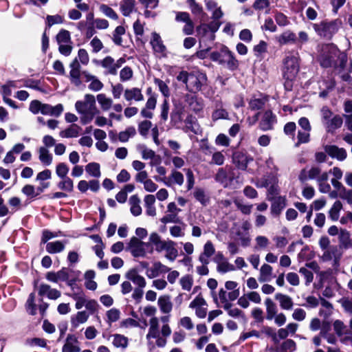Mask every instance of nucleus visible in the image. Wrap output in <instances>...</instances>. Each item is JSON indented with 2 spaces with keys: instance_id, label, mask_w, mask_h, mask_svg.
<instances>
[{
  "instance_id": "29",
  "label": "nucleus",
  "mask_w": 352,
  "mask_h": 352,
  "mask_svg": "<svg viewBox=\"0 0 352 352\" xmlns=\"http://www.w3.org/2000/svg\"><path fill=\"white\" fill-rule=\"evenodd\" d=\"M342 123L343 120L342 117L339 115H335L324 122L323 126L325 127L327 132L333 133L336 129L341 127Z\"/></svg>"
},
{
  "instance_id": "12",
  "label": "nucleus",
  "mask_w": 352,
  "mask_h": 352,
  "mask_svg": "<svg viewBox=\"0 0 352 352\" xmlns=\"http://www.w3.org/2000/svg\"><path fill=\"white\" fill-rule=\"evenodd\" d=\"M253 161V157L247 153L236 151L232 155V162L236 167L242 170H246L248 165Z\"/></svg>"
},
{
  "instance_id": "32",
  "label": "nucleus",
  "mask_w": 352,
  "mask_h": 352,
  "mask_svg": "<svg viewBox=\"0 0 352 352\" xmlns=\"http://www.w3.org/2000/svg\"><path fill=\"white\" fill-rule=\"evenodd\" d=\"M89 318V314L85 311H78L71 317V326L73 329H77L80 324L85 323Z\"/></svg>"
},
{
  "instance_id": "17",
  "label": "nucleus",
  "mask_w": 352,
  "mask_h": 352,
  "mask_svg": "<svg viewBox=\"0 0 352 352\" xmlns=\"http://www.w3.org/2000/svg\"><path fill=\"white\" fill-rule=\"evenodd\" d=\"M324 151L332 158L338 161H344L347 157L346 151L344 148H340L336 145H326Z\"/></svg>"
},
{
  "instance_id": "59",
  "label": "nucleus",
  "mask_w": 352,
  "mask_h": 352,
  "mask_svg": "<svg viewBox=\"0 0 352 352\" xmlns=\"http://www.w3.org/2000/svg\"><path fill=\"white\" fill-rule=\"evenodd\" d=\"M43 192V188H38L35 190L34 187L31 185H26L23 187V194L26 195L30 199L36 197Z\"/></svg>"
},
{
  "instance_id": "9",
  "label": "nucleus",
  "mask_w": 352,
  "mask_h": 352,
  "mask_svg": "<svg viewBox=\"0 0 352 352\" xmlns=\"http://www.w3.org/2000/svg\"><path fill=\"white\" fill-rule=\"evenodd\" d=\"M333 326L336 335L340 338L342 342L352 344V332L348 329L342 321L336 320L333 322Z\"/></svg>"
},
{
  "instance_id": "8",
  "label": "nucleus",
  "mask_w": 352,
  "mask_h": 352,
  "mask_svg": "<svg viewBox=\"0 0 352 352\" xmlns=\"http://www.w3.org/2000/svg\"><path fill=\"white\" fill-rule=\"evenodd\" d=\"M236 178L233 168L229 166L219 168L214 176L215 181L224 188L230 186Z\"/></svg>"
},
{
  "instance_id": "20",
  "label": "nucleus",
  "mask_w": 352,
  "mask_h": 352,
  "mask_svg": "<svg viewBox=\"0 0 352 352\" xmlns=\"http://www.w3.org/2000/svg\"><path fill=\"white\" fill-rule=\"evenodd\" d=\"M157 305L162 314H169L173 308L170 296L168 294L160 296L157 300Z\"/></svg>"
},
{
  "instance_id": "56",
  "label": "nucleus",
  "mask_w": 352,
  "mask_h": 352,
  "mask_svg": "<svg viewBox=\"0 0 352 352\" xmlns=\"http://www.w3.org/2000/svg\"><path fill=\"white\" fill-rule=\"evenodd\" d=\"M99 10L106 16L111 19L117 20L118 19V14L111 7L106 4H101L99 7Z\"/></svg>"
},
{
  "instance_id": "55",
  "label": "nucleus",
  "mask_w": 352,
  "mask_h": 352,
  "mask_svg": "<svg viewBox=\"0 0 352 352\" xmlns=\"http://www.w3.org/2000/svg\"><path fill=\"white\" fill-rule=\"evenodd\" d=\"M339 241L344 248H348L351 245L350 233L346 230L341 229L339 233Z\"/></svg>"
},
{
  "instance_id": "45",
  "label": "nucleus",
  "mask_w": 352,
  "mask_h": 352,
  "mask_svg": "<svg viewBox=\"0 0 352 352\" xmlns=\"http://www.w3.org/2000/svg\"><path fill=\"white\" fill-rule=\"evenodd\" d=\"M193 196L196 200L200 202L203 206H206L209 203L210 198L206 195L205 190L201 188H195L193 192Z\"/></svg>"
},
{
  "instance_id": "26",
  "label": "nucleus",
  "mask_w": 352,
  "mask_h": 352,
  "mask_svg": "<svg viewBox=\"0 0 352 352\" xmlns=\"http://www.w3.org/2000/svg\"><path fill=\"white\" fill-rule=\"evenodd\" d=\"M45 278L47 280L53 283H58L60 280L65 281L69 278L68 270L66 268H63L57 272H48Z\"/></svg>"
},
{
  "instance_id": "10",
  "label": "nucleus",
  "mask_w": 352,
  "mask_h": 352,
  "mask_svg": "<svg viewBox=\"0 0 352 352\" xmlns=\"http://www.w3.org/2000/svg\"><path fill=\"white\" fill-rule=\"evenodd\" d=\"M150 44L152 46L154 54L157 57L163 58L166 56V47L163 43V41L158 33L154 32L151 34Z\"/></svg>"
},
{
  "instance_id": "15",
  "label": "nucleus",
  "mask_w": 352,
  "mask_h": 352,
  "mask_svg": "<svg viewBox=\"0 0 352 352\" xmlns=\"http://www.w3.org/2000/svg\"><path fill=\"white\" fill-rule=\"evenodd\" d=\"M154 178L157 182H163L167 186H170L173 184L182 186L184 181L183 174L177 170H173L167 179L160 178L157 176H155Z\"/></svg>"
},
{
  "instance_id": "4",
  "label": "nucleus",
  "mask_w": 352,
  "mask_h": 352,
  "mask_svg": "<svg viewBox=\"0 0 352 352\" xmlns=\"http://www.w3.org/2000/svg\"><path fill=\"white\" fill-rule=\"evenodd\" d=\"M149 242L155 247L157 252H166L165 257L174 261L178 256V250L176 248V243L171 240H162L157 232H152L149 235Z\"/></svg>"
},
{
  "instance_id": "16",
  "label": "nucleus",
  "mask_w": 352,
  "mask_h": 352,
  "mask_svg": "<svg viewBox=\"0 0 352 352\" xmlns=\"http://www.w3.org/2000/svg\"><path fill=\"white\" fill-rule=\"evenodd\" d=\"M197 36L199 38L200 44L206 42H212L215 38V34L210 30L208 24H201L197 28Z\"/></svg>"
},
{
  "instance_id": "18",
  "label": "nucleus",
  "mask_w": 352,
  "mask_h": 352,
  "mask_svg": "<svg viewBox=\"0 0 352 352\" xmlns=\"http://www.w3.org/2000/svg\"><path fill=\"white\" fill-rule=\"evenodd\" d=\"M38 294L40 296H47L50 300H56L61 296L60 291L52 288L50 285L45 283H41L39 285Z\"/></svg>"
},
{
  "instance_id": "64",
  "label": "nucleus",
  "mask_w": 352,
  "mask_h": 352,
  "mask_svg": "<svg viewBox=\"0 0 352 352\" xmlns=\"http://www.w3.org/2000/svg\"><path fill=\"white\" fill-rule=\"evenodd\" d=\"M27 345L30 346H40L45 347L47 346V342L45 339L40 338H34L27 339L25 341Z\"/></svg>"
},
{
  "instance_id": "41",
  "label": "nucleus",
  "mask_w": 352,
  "mask_h": 352,
  "mask_svg": "<svg viewBox=\"0 0 352 352\" xmlns=\"http://www.w3.org/2000/svg\"><path fill=\"white\" fill-rule=\"evenodd\" d=\"M278 42L280 45H286L289 43H295L296 42V34L289 30H287L278 37Z\"/></svg>"
},
{
  "instance_id": "63",
  "label": "nucleus",
  "mask_w": 352,
  "mask_h": 352,
  "mask_svg": "<svg viewBox=\"0 0 352 352\" xmlns=\"http://www.w3.org/2000/svg\"><path fill=\"white\" fill-rule=\"evenodd\" d=\"M310 131L303 130L298 132L297 139L298 142L296 143V146H298L301 144L307 143L309 141Z\"/></svg>"
},
{
  "instance_id": "28",
  "label": "nucleus",
  "mask_w": 352,
  "mask_h": 352,
  "mask_svg": "<svg viewBox=\"0 0 352 352\" xmlns=\"http://www.w3.org/2000/svg\"><path fill=\"white\" fill-rule=\"evenodd\" d=\"M80 351L77 338L73 335H68L63 346L62 352H80Z\"/></svg>"
},
{
  "instance_id": "21",
  "label": "nucleus",
  "mask_w": 352,
  "mask_h": 352,
  "mask_svg": "<svg viewBox=\"0 0 352 352\" xmlns=\"http://www.w3.org/2000/svg\"><path fill=\"white\" fill-rule=\"evenodd\" d=\"M274 298L278 302L279 306L283 310L289 311L293 309L294 303L291 296L282 293H276L274 295Z\"/></svg>"
},
{
  "instance_id": "50",
  "label": "nucleus",
  "mask_w": 352,
  "mask_h": 352,
  "mask_svg": "<svg viewBox=\"0 0 352 352\" xmlns=\"http://www.w3.org/2000/svg\"><path fill=\"white\" fill-rule=\"evenodd\" d=\"M342 208V204L340 201H336L329 211V215L332 221H337L339 219L340 211Z\"/></svg>"
},
{
  "instance_id": "47",
  "label": "nucleus",
  "mask_w": 352,
  "mask_h": 352,
  "mask_svg": "<svg viewBox=\"0 0 352 352\" xmlns=\"http://www.w3.org/2000/svg\"><path fill=\"white\" fill-rule=\"evenodd\" d=\"M228 112L221 104H217L215 109L212 113V119L213 121H217L219 119H228Z\"/></svg>"
},
{
  "instance_id": "6",
  "label": "nucleus",
  "mask_w": 352,
  "mask_h": 352,
  "mask_svg": "<svg viewBox=\"0 0 352 352\" xmlns=\"http://www.w3.org/2000/svg\"><path fill=\"white\" fill-rule=\"evenodd\" d=\"M283 77L284 78L292 82L294 80L299 72V56L296 54H289L287 56L283 61Z\"/></svg>"
},
{
  "instance_id": "27",
  "label": "nucleus",
  "mask_w": 352,
  "mask_h": 352,
  "mask_svg": "<svg viewBox=\"0 0 352 352\" xmlns=\"http://www.w3.org/2000/svg\"><path fill=\"white\" fill-rule=\"evenodd\" d=\"M140 152L142 154L143 160H151L154 162H151V165L153 166L154 164H160L161 162L160 157L155 154V152L150 148H148L144 145H140L138 147Z\"/></svg>"
},
{
  "instance_id": "2",
  "label": "nucleus",
  "mask_w": 352,
  "mask_h": 352,
  "mask_svg": "<svg viewBox=\"0 0 352 352\" xmlns=\"http://www.w3.org/2000/svg\"><path fill=\"white\" fill-rule=\"evenodd\" d=\"M177 80L184 83L188 91L195 94L202 91L207 85L208 78L205 73L199 70L191 72L182 71L177 76Z\"/></svg>"
},
{
  "instance_id": "14",
  "label": "nucleus",
  "mask_w": 352,
  "mask_h": 352,
  "mask_svg": "<svg viewBox=\"0 0 352 352\" xmlns=\"http://www.w3.org/2000/svg\"><path fill=\"white\" fill-rule=\"evenodd\" d=\"M125 277L131 281L136 287L139 288H145L146 286V280L144 276L138 273L135 268L130 269L125 274Z\"/></svg>"
},
{
  "instance_id": "62",
  "label": "nucleus",
  "mask_w": 352,
  "mask_h": 352,
  "mask_svg": "<svg viewBox=\"0 0 352 352\" xmlns=\"http://www.w3.org/2000/svg\"><path fill=\"white\" fill-rule=\"evenodd\" d=\"M64 22V18L59 15H47L46 17V24L48 27H51L55 24H61Z\"/></svg>"
},
{
  "instance_id": "22",
  "label": "nucleus",
  "mask_w": 352,
  "mask_h": 352,
  "mask_svg": "<svg viewBox=\"0 0 352 352\" xmlns=\"http://www.w3.org/2000/svg\"><path fill=\"white\" fill-rule=\"evenodd\" d=\"M221 64L226 65L232 70L236 69L238 67V61L227 47H223V57L221 59Z\"/></svg>"
},
{
  "instance_id": "42",
  "label": "nucleus",
  "mask_w": 352,
  "mask_h": 352,
  "mask_svg": "<svg viewBox=\"0 0 352 352\" xmlns=\"http://www.w3.org/2000/svg\"><path fill=\"white\" fill-rule=\"evenodd\" d=\"M296 349V342L291 339H287L276 347V352H294Z\"/></svg>"
},
{
  "instance_id": "23",
  "label": "nucleus",
  "mask_w": 352,
  "mask_h": 352,
  "mask_svg": "<svg viewBox=\"0 0 352 352\" xmlns=\"http://www.w3.org/2000/svg\"><path fill=\"white\" fill-rule=\"evenodd\" d=\"M124 98L127 102L134 100L135 102H140L144 100V96L142 90L138 87L127 88L124 89Z\"/></svg>"
},
{
  "instance_id": "34",
  "label": "nucleus",
  "mask_w": 352,
  "mask_h": 352,
  "mask_svg": "<svg viewBox=\"0 0 352 352\" xmlns=\"http://www.w3.org/2000/svg\"><path fill=\"white\" fill-rule=\"evenodd\" d=\"M159 319L153 316L149 320L148 332L146 334V339L150 340L152 338H157L160 335Z\"/></svg>"
},
{
  "instance_id": "11",
  "label": "nucleus",
  "mask_w": 352,
  "mask_h": 352,
  "mask_svg": "<svg viewBox=\"0 0 352 352\" xmlns=\"http://www.w3.org/2000/svg\"><path fill=\"white\" fill-rule=\"evenodd\" d=\"M207 306L206 301L201 295H198L189 305V307L195 310V315L199 318L206 316Z\"/></svg>"
},
{
  "instance_id": "57",
  "label": "nucleus",
  "mask_w": 352,
  "mask_h": 352,
  "mask_svg": "<svg viewBox=\"0 0 352 352\" xmlns=\"http://www.w3.org/2000/svg\"><path fill=\"white\" fill-rule=\"evenodd\" d=\"M154 82L158 87L159 90L165 98H168L170 96V89L164 81L159 78H155Z\"/></svg>"
},
{
  "instance_id": "54",
  "label": "nucleus",
  "mask_w": 352,
  "mask_h": 352,
  "mask_svg": "<svg viewBox=\"0 0 352 352\" xmlns=\"http://www.w3.org/2000/svg\"><path fill=\"white\" fill-rule=\"evenodd\" d=\"M56 41L58 45L72 43L69 32L66 30H61L56 35Z\"/></svg>"
},
{
  "instance_id": "13",
  "label": "nucleus",
  "mask_w": 352,
  "mask_h": 352,
  "mask_svg": "<svg viewBox=\"0 0 352 352\" xmlns=\"http://www.w3.org/2000/svg\"><path fill=\"white\" fill-rule=\"evenodd\" d=\"M69 80L72 84L76 87H80L82 85L80 78L82 76V72L80 70V65L78 59L74 58L69 64Z\"/></svg>"
},
{
  "instance_id": "46",
  "label": "nucleus",
  "mask_w": 352,
  "mask_h": 352,
  "mask_svg": "<svg viewBox=\"0 0 352 352\" xmlns=\"http://www.w3.org/2000/svg\"><path fill=\"white\" fill-rule=\"evenodd\" d=\"M25 308L28 314L32 316L36 314L38 307L35 302V294L34 293L30 294L26 302Z\"/></svg>"
},
{
  "instance_id": "3",
  "label": "nucleus",
  "mask_w": 352,
  "mask_h": 352,
  "mask_svg": "<svg viewBox=\"0 0 352 352\" xmlns=\"http://www.w3.org/2000/svg\"><path fill=\"white\" fill-rule=\"evenodd\" d=\"M77 112L80 114V122L87 124L99 113L96 105L95 97L91 94H86L84 100H78L75 104Z\"/></svg>"
},
{
  "instance_id": "25",
  "label": "nucleus",
  "mask_w": 352,
  "mask_h": 352,
  "mask_svg": "<svg viewBox=\"0 0 352 352\" xmlns=\"http://www.w3.org/2000/svg\"><path fill=\"white\" fill-rule=\"evenodd\" d=\"M273 278V267L268 263H263L259 269L258 281L267 283L271 281Z\"/></svg>"
},
{
  "instance_id": "38",
  "label": "nucleus",
  "mask_w": 352,
  "mask_h": 352,
  "mask_svg": "<svg viewBox=\"0 0 352 352\" xmlns=\"http://www.w3.org/2000/svg\"><path fill=\"white\" fill-rule=\"evenodd\" d=\"M81 128L77 124H73L70 125L67 129L61 131L59 133L60 136L62 138H76L78 136Z\"/></svg>"
},
{
  "instance_id": "35",
  "label": "nucleus",
  "mask_w": 352,
  "mask_h": 352,
  "mask_svg": "<svg viewBox=\"0 0 352 352\" xmlns=\"http://www.w3.org/2000/svg\"><path fill=\"white\" fill-rule=\"evenodd\" d=\"M140 199L137 195H133L129 198L130 211L133 216L138 217L142 214Z\"/></svg>"
},
{
  "instance_id": "44",
  "label": "nucleus",
  "mask_w": 352,
  "mask_h": 352,
  "mask_svg": "<svg viewBox=\"0 0 352 352\" xmlns=\"http://www.w3.org/2000/svg\"><path fill=\"white\" fill-rule=\"evenodd\" d=\"M96 98L98 104L100 106V108L102 109V110L104 111H107L109 109H110V108L113 105L112 99L107 97L106 95L104 94H100L97 95Z\"/></svg>"
},
{
  "instance_id": "61",
  "label": "nucleus",
  "mask_w": 352,
  "mask_h": 352,
  "mask_svg": "<svg viewBox=\"0 0 352 352\" xmlns=\"http://www.w3.org/2000/svg\"><path fill=\"white\" fill-rule=\"evenodd\" d=\"M69 166L65 162H60L56 166V174L59 178L67 177Z\"/></svg>"
},
{
  "instance_id": "30",
  "label": "nucleus",
  "mask_w": 352,
  "mask_h": 352,
  "mask_svg": "<svg viewBox=\"0 0 352 352\" xmlns=\"http://www.w3.org/2000/svg\"><path fill=\"white\" fill-rule=\"evenodd\" d=\"M120 10L124 16H129L137 11L135 0H122L120 3Z\"/></svg>"
},
{
  "instance_id": "60",
  "label": "nucleus",
  "mask_w": 352,
  "mask_h": 352,
  "mask_svg": "<svg viewBox=\"0 0 352 352\" xmlns=\"http://www.w3.org/2000/svg\"><path fill=\"white\" fill-rule=\"evenodd\" d=\"M120 311L116 308H112L108 310L106 313L107 321L111 324L112 322L118 321L120 318Z\"/></svg>"
},
{
  "instance_id": "7",
  "label": "nucleus",
  "mask_w": 352,
  "mask_h": 352,
  "mask_svg": "<svg viewBox=\"0 0 352 352\" xmlns=\"http://www.w3.org/2000/svg\"><path fill=\"white\" fill-rule=\"evenodd\" d=\"M149 243H144L138 237L132 236L127 243L126 250L129 251L135 258L145 257L146 251L145 247L148 246Z\"/></svg>"
},
{
  "instance_id": "43",
  "label": "nucleus",
  "mask_w": 352,
  "mask_h": 352,
  "mask_svg": "<svg viewBox=\"0 0 352 352\" xmlns=\"http://www.w3.org/2000/svg\"><path fill=\"white\" fill-rule=\"evenodd\" d=\"M61 180L58 183V188L63 191L72 192L74 190V182L69 177H61Z\"/></svg>"
},
{
  "instance_id": "31",
  "label": "nucleus",
  "mask_w": 352,
  "mask_h": 352,
  "mask_svg": "<svg viewBox=\"0 0 352 352\" xmlns=\"http://www.w3.org/2000/svg\"><path fill=\"white\" fill-rule=\"evenodd\" d=\"M63 111V106L58 104L56 106H52L48 104H42L41 113L44 115L59 116Z\"/></svg>"
},
{
  "instance_id": "51",
  "label": "nucleus",
  "mask_w": 352,
  "mask_h": 352,
  "mask_svg": "<svg viewBox=\"0 0 352 352\" xmlns=\"http://www.w3.org/2000/svg\"><path fill=\"white\" fill-rule=\"evenodd\" d=\"M136 133L133 126H129L125 131L119 133L118 138L121 142H126L130 138L133 137Z\"/></svg>"
},
{
  "instance_id": "40",
  "label": "nucleus",
  "mask_w": 352,
  "mask_h": 352,
  "mask_svg": "<svg viewBox=\"0 0 352 352\" xmlns=\"http://www.w3.org/2000/svg\"><path fill=\"white\" fill-rule=\"evenodd\" d=\"M113 338L112 344L116 348H122L124 349L129 344V339L126 336L121 334H113L111 336Z\"/></svg>"
},
{
  "instance_id": "58",
  "label": "nucleus",
  "mask_w": 352,
  "mask_h": 352,
  "mask_svg": "<svg viewBox=\"0 0 352 352\" xmlns=\"http://www.w3.org/2000/svg\"><path fill=\"white\" fill-rule=\"evenodd\" d=\"M179 284L184 290L190 291L193 285V278L189 274L185 275L180 278Z\"/></svg>"
},
{
  "instance_id": "48",
  "label": "nucleus",
  "mask_w": 352,
  "mask_h": 352,
  "mask_svg": "<svg viewBox=\"0 0 352 352\" xmlns=\"http://www.w3.org/2000/svg\"><path fill=\"white\" fill-rule=\"evenodd\" d=\"M101 65L104 68L107 69L109 74L112 75H116L117 74L115 61L111 56L105 57L102 60Z\"/></svg>"
},
{
  "instance_id": "49",
  "label": "nucleus",
  "mask_w": 352,
  "mask_h": 352,
  "mask_svg": "<svg viewBox=\"0 0 352 352\" xmlns=\"http://www.w3.org/2000/svg\"><path fill=\"white\" fill-rule=\"evenodd\" d=\"M85 170L91 177H96V178L100 177V175H101L100 166L98 163H96V162L89 163L85 166Z\"/></svg>"
},
{
  "instance_id": "53",
  "label": "nucleus",
  "mask_w": 352,
  "mask_h": 352,
  "mask_svg": "<svg viewBox=\"0 0 352 352\" xmlns=\"http://www.w3.org/2000/svg\"><path fill=\"white\" fill-rule=\"evenodd\" d=\"M320 304L322 305V307L325 309H320L319 311V314L321 316H324V318L329 317L333 309V305L331 303H330L329 301L326 300L325 299L321 298L320 299Z\"/></svg>"
},
{
  "instance_id": "24",
  "label": "nucleus",
  "mask_w": 352,
  "mask_h": 352,
  "mask_svg": "<svg viewBox=\"0 0 352 352\" xmlns=\"http://www.w3.org/2000/svg\"><path fill=\"white\" fill-rule=\"evenodd\" d=\"M276 122V117L271 111H265L259 123V126L263 131L271 130Z\"/></svg>"
},
{
  "instance_id": "33",
  "label": "nucleus",
  "mask_w": 352,
  "mask_h": 352,
  "mask_svg": "<svg viewBox=\"0 0 352 352\" xmlns=\"http://www.w3.org/2000/svg\"><path fill=\"white\" fill-rule=\"evenodd\" d=\"M266 311V319L267 320H272L275 318L276 314L278 313V307L276 303L270 298H267L264 301Z\"/></svg>"
},
{
  "instance_id": "39",
  "label": "nucleus",
  "mask_w": 352,
  "mask_h": 352,
  "mask_svg": "<svg viewBox=\"0 0 352 352\" xmlns=\"http://www.w3.org/2000/svg\"><path fill=\"white\" fill-rule=\"evenodd\" d=\"M22 152V144H16L11 151L7 153L3 162L5 164H10L12 163L15 159L16 155H19Z\"/></svg>"
},
{
  "instance_id": "1",
  "label": "nucleus",
  "mask_w": 352,
  "mask_h": 352,
  "mask_svg": "<svg viewBox=\"0 0 352 352\" xmlns=\"http://www.w3.org/2000/svg\"><path fill=\"white\" fill-rule=\"evenodd\" d=\"M319 62L323 67H340L344 68L346 63V56L333 44L322 45L319 56Z\"/></svg>"
},
{
  "instance_id": "37",
  "label": "nucleus",
  "mask_w": 352,
  "mask_h": 352,
  "mask_svg": "<svg viewBox=\"0 0 352 352\" xmlns=\"http://www.w3.org/2000/svg\"><path fill=\"white\" fill-rule=\"evenodd\" d=\"M38 159L44 166H50L52 163L53 157L46 147H41L38 150Z\"/></svg>"
},
{
  "instance_id": "19",
  "label": "nucleus",
  "mask_w": 352,
  "mask_h": 352,
  "mask_svg": "<svg viewBox=\"0 0 352 352\" xmlns=\"http://www.w3.org/2000/svg\"><path fill=\"white\" fill-rule=\"evenodd\" d=\"M170 268L164 265L160 261H155L153 263L152 267L147 272V276L149 278L157 277L160 274H166L170 272Z\"/></svg>"
},
{
  "instance_id": "36",
  "label": "nucleus",
  "mask_w": 352,
  "mask_h": 352,
  "mask_svg": "<svg viewBox=\"0 0 352 352\" xmlns=\"http://www.w3.org/2000/svg\"><path fill=\"white\" fill-rule=\"evenodd\" d=\"M66 241H55L47 243L46 251L50 254H57L63 252L65 248Z\"/></svg>"
},
{
  "instance_id": "52",
  "label": "nucleus",
  "mask_w": 352,
  "mask_h": 352,
  "mask_svg": "<svg viewBox=\"0 0 352 352\" xmlns=\"http://www.w3.org/2000/svg\"><path fill=\"white\" fill-rule=\"evenodd\" d=\"M270 2L269 0H256L252 7L257 11H265V13L269 14L270 11Z\"/></svg>"
},
{
  "instance_id": "5",
  "label": "nucleus",
  "mask_w": 352,
  "mask_h": 352,
  "mask_svg": "<svg viewBox=\"0 0 352 352\" xmlns=\"http://www.w3.org/2000/svg\"><path fill=\"white\" fill-rule=\"evenodd\" d=\"M342 25L340 19H335L331 21H323L314 25V29L320 37L330 39Z\"/></svg>"
}]
</instances>
